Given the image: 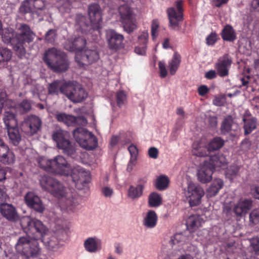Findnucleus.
<instances>
[{
	"label": "nucleus",
	"instance_id": "37998d69",
	"mask_svg": "<svg viewBox=\"0 0 259 259\" xmlns=\"http://www.w3.org/2000/svg\"><path fill=\"white\" fill-rule=\"evenodd\" d=\"M210 152L208 149V147L197 146L196 148H194L193 150V154L199 157L208 156Z\"/></svg>",
	"mask_w": 259,
	"mask_h": 259
},
{
	"label": "nucleus",
	"instance_id": "49530a36",
	"mask_svg": "<svg viewBox=\"0 0 259 259\" xmlns=\"http://www.w3.org/2000/svg\"><path fill=\"white\" fill-rule=\"evenodd\" d=\"M239 167L237 165H232L226 171L227 176L231 180L234 179L238 174Z\"/></svg>",
	"mask_w": 259,
	"mask_h": 259
},
{
	"label": "nucleus",
	"instance_id": "f03ea898",
	"mask_svg": "<svg viewBox=\"0 0 259 259\" xmlns=\"http://www.w3.org/2000/svg\"><path fill=\"white\" fill-rule=\"evenodd\" d=\"M41 168L45 171L55 175H70L75 187L81 189L85 184L89 183V178H85L83 169L80 166L72 168L66 159L61 155L55 157L54 159H40L38 162Z\"/></svg>",
	"mask_w": 259,
	"mask_h": 259
},
{
	"label": "nucleus",
	"instance_id": "cd10ccee",
	"mask_svg": "<svg viewBox=\"0 0 259 259\" xmlns=\"http://www.w3.org/2000/svg\"><path fill=\"white\" fill-rule=\"evenodd\" d=\"M84 247L89 252H96L101 249V242L96 238L90 237L84 241Z\"/></svg>",
	"mask_w": 259,
	"mask_h": 259
},
{
	"label": "nucleus",
	"instance_id": "bb28decb",
	"mask_svg": "<svg viewBox=\"0 0 259 259\" xmlns=\"http://www.w3.org/2000/svg\"><path fill=\"white\" fill-rule=\"evenodd\" d=\"M207 162L209 166L212 167L213 170L215 167L226 166L228 163L226 157L223 154L210 156Z\"/></svg>",
	"mask_w": 259,
	"mask_h": 259
},
{
	"label": "nucleus",
	"instance_id": "c9c22d12",
	"mask_svg": "<svg viewBox=\"0 0 259 259\" xmlns=\"http://www.w3.org/2000/svg\"><path fill=\"white\" fill-rule=\"evenodd\" d=\"M16 34L14 30L11 28L5 29L2 33V40L6 44L15 45Z\"/></svg>",
	"mask_w": 259,
	"mask_h": 259
},
{
	"label": "nucleus",
	"instance_id": "1a4fd4ad",
	"mask_svg": "<svg viewBox=\"0 0 259 259\" xmlns=\"http://www.w3.org/2000/svg\"><path fill=\"white\" fill-rule=\"evenodd\" d=\"M73 135L76 142L84 149L93 150L97 146L98 142L96 137L83 127L75 128L73 132Z\"/></svg>",
	"mask_w": 259,
	"mask_h": 259
},
{
	"label": "nucleus",
	"instance_id": "423d86ee",
	"mask_svg": "<svg viewBox=\"0 0 259 259\" xmlns=\"http://www.w3.org/2000/svg\"><path fill=\"white\" fill-rule=\"evenodd\" d=\"M52 139L56 142L58 148L62 150L64 154L72 158L76 157L75 147L69 140L68 132L57 130L52 134Z\"/></svg>",
	"mask_w": 259,
	"mask_h": 259
},
{
	"label": "nucleus",
	"instance_id": "b1692460",
	"mask_svg": "<svg viewBox=\"0 0 259 259\" xmlns=\"http://www.w3.org/2000/svg\"><path fill=\"white\" fill-rule=\"evenodd\" d=\"M86 45V40L83 37H78L74 39L72 42H69L65 45L66 50L70 52H75L76 55L80 54Z\"/></svg>",
	"mask_w": 259,
	"mask_h": 259
},
{
	"label": "nucleus",
	"instance_id": "5701e85b",
	"mask_svg": "<svg viewBox=\"0 0 259 259\" xmlns=\"http://www.w3.org/2000/svg\"><path fill=\"white\" fill-rule=\"evenodd\" d=\"M213 172L212 167L208 165L207 161H205L202 166L197 172L198 180L204 184L209 182L212 179Z\"/></svg>",
	"mask_w": 259,
	"mask_h": 259
},
{
	"label": "nucleus",
	"instance_id": "4d7b16f0",
	"mask_svg": "<svg viewBox=\"0 0 259 259\" xmlns=\"http://www.w3.org/2000/svg\"><path fill=\"white\" fill-rule=\"evenodd\" d=\"M146 49L147 47L138 45L135 48V52L138 55H145L146 54Z\"/></svg>",
	"mask_w": 259,
	"mask_h": 259
},
{
	"label": "nucleus",
	"instance_id": "dca6fc26",
	"mask_svg": "<svg viewBox=\"0 0 259 259\" xmlns=\"http://www.w3.org/2000/svg\"><path fill=\"white\" fill-rule=\"evenodd\" d=\"M88 15L91 22V27L93 30H98L102 21V10L97 4L90 5L88 8Z\"/></svg>",
	"mask_w": 259,
	"mask_h": 259
},
{
	"label": "nucleus",
	"instance_id": "4c0bfd02",
	"mask_svg": "<svg viewBox=\"0 0 259 259\" xmlns=\"http://www.w3.org/2000/svg\"><path fill=\"white\" fill-rule=\"evenodd\" d=\"M42 3L41 0H25L19 8V11L21 13H29L31 10V7L33 6L37 9H41L37 7V4Z\"/></svg>",
	"mask_w": 259,
	"mask_h": 259
},
{
	"label": "nucleus",
	"instance_id": "13d9d810",
	"mask_svg": "<svg viewBox=\"0 0 259 259\" xmlns=\"http://www.w3.org/2000/svg\"><path fill=\"white\" fill-rule=\"evenodd\" d=\"M158 150L155 147H151L148 150L149 156L153 159H156L158 156Z\"/></svg>",
	"mask_w": 259,
	"mask_h": 259
},
{
	"label": "nucleus",
	"instance_id": "4be33fe9",
	"mask_svg": "<svg viewBox=\"0 0 259 259\" xmlns=\"http://www.w3.org/2000/svg\"><path fill=\"white\" fill-rule=\"evenodd\" d=\"M68 81L65 80H55L49 83L48 87V92L49 95H58L60 93L65 95Z\"/></svg>",
	"mask_w": 259,
	"mask_h": 259
},
{
	"label": "nucleus",
	"instance_id": "69168bd1",
	"mask_svg": "<svg viewBox=\"0 0 259 259\" xmlns=\"http://www.w3.org/2000/svg\"><path fill=\"white\" fill-rule=\"evenodd\" d=\"M213 104L217 106H221L224 105L223 98L220 97H217L213 100Z\"/></svg>",
	"mask_w": 259,
	"mask_h": 259
},
{
	"label": "nucleus",
	"instance_id": "0eeeda50",
	"mask_svg": "<svg viewBox=\"0 0 259 259\" xmlns=\"http://www.w3.org/2000/svg\"><path fill=\"white\" fill-rule=\"evenodd\" d=\"M166 13L170 29L175 31L179 30L181 28V23L184 20L183 1H176L174 7L167 9Z\"/></svg>",
	"mask_w": 259,
	"mask_h": 259
},
{
	"label": "nucleus",
	"instance_id": "a18cd8bd",
	"mask_svg": "<svg viewBox=\"0 0 259 259\" xmlns=\"http://www.w3.org/2000/svg\"><path fill=\"white\" fill-rule=\"evenodd\" d=\"M116 103L118 107H121L124 104L126 100V95L124 91L121 90L116 93Z\"/></svg>",
	"mask_w": 259,
	"mask_h": 259
},
{
	"label": "nucleus",
	"instance_id": "f704fd0d",
	"mask_svg": "<svg viewBox=\"0 0 259 259\" xmlns=\"http://www.w3.org/2000/svg\"><path fill=\"white\" fill-rule=\"evenodd\" d=\"M244 122L243 128L244 135H247L250 134L256 127L257 119L255 117H251L248 118L244 116L243 118Z\"/></svg>",
	"mask_w": 259,
	"mask_h": 259
},
{
	"label": "nucleus",
	"instance_id": "774afa93",
	"mask_svg": "<svg viewBox=\"0 0 259 259\" xmlns=\"http://www.w3.org/2000/svg\"><path fill=\"white\" fill-rule=\"evenodd\" d=\"M254 257L255 256L253 255L252 252H245L244 254L243 255L242 259H254Z\"/></svg>",
	"mask_w": 259,
	"mask_h": 259
},
{
	"label": "nucleus",
	"instance_id": "ddd939ff",
	"mask_svg": "<svg viewBox=\"0 0 259 259\" xmlns=\"http://www.w3.org/2000/svg\"><path fill=\"white\" fill-rule=\"evenodd\" d=\"M106 39L108 48L113 52H117L124 47L123 35L114 29L106 31Z\"/></svg>",
	"mask_w": 259,
	"mask_h": 259
},
{
	"label": "nucleus",
	"instance_id": "20e7f679",
	"mask_svg": "<svg viewBox=\"0 0 259 259\" xmlns=\"http://www.w3.org/2000/svg\"><path fill=\"white\" fill-rule=\"evenodd\" d=\"M4 105L3 107L6 106L10 108L9 110L5 112L3 120L7 129L10 141L15 145L16 144V117L14 112L16 103L7 99L6 96Z\"/></svg>",
	"mask_w": 259,
	"mask_h": 259
},
{
	"label": "nucleus",
	"instance_id": "0e129e2a",
	"mask_svg": "<svg viewBox=\"0 0 259 259\" xmlns=\"http://www.w3.org/2000/svg\"><path fill=\"white\" fill-rule=\"evenodd\" d=\"M209 124L210 126L215 127L218 124V119L216 116H210L208 119Z\"/></svg>",
	"mask_w": 259,
	"mask_h": 259
},
{
	"label": "nucleus",
	"instance_id": "de8ad7c7",
	"mask_svg": "<svg viewBox=\"0 0 259 259\" xmlns=\"http://www.w3.org/2000/svg\"><path fill=\"white\" fill-rule=\"evenodd\" d=\"M259 223V210H253L249 214V224L251 225L257 224Z\"/></svg>",
	"mask_w": 259,
	"mask_h": 259
},
{
	"label": "nucleus",
	"instance_id": "4468645a",
	"mask_svg": "<svg viewBox=\"0 0 259 259\" xmlns=\"http://www.w3.org/2000/svg\"><path fill=\"white\" fill-rule=\"evenodd\" d=\"M55 117L58 122H63L67 126H84L88 123L83 116H74L64 112L57 113Z\"/></svg>",
	"mask_w": 259,
	"mask_h": 259
},
{
	"label": "nucleus",
	"instance_id": "412c9836",
	"mask_svg": "<svg viewBox=\"0 0 259 259\" xmlns=\"http://www.w3.org/2000/svg\"><path fill=\"white\" fill-rule=\"evenodd\" d=\"M19 32L17 33V45H23L32 42L35 36L30 27L25 24H22L19 28Z\"/></svg>",
	"mask_w": 259,
	"mask_h": 259
},
{
	"label": "nucleus",
	"instance_id": "bf43d9fd",
	"mask_svg": "<svg viewBox=\"0 0 259 259\" xmlns=\"http://www.w3.org/2000/svg\"><path fill=\"white\" fill-rule=\"evenodd\" d=\"M208 88L205 85H202L198 89V94L201 96H204L208 93Z\"/></svg>",
	"mask_w": 259,
	"mask_h": 259
},
{
	"label": "nucleus",
	"instance_id": "aec40b11",
	"mask_svg": "<svg viewBox=\"0 0 259 259\" xmlns=\"http://www.w3.org/2000/svg\"><path fill=\"white\" fill-rule=\"evenodd\" d=\"M25 201L27 205L37 212L41 213L45 206L40 198L33 192H28L25 196Z\"/></svg>",
	"mask_w": 259,
	"mask_h": 259
},
{
	"label": "nucleus",
	"instance_id": "c756f323",
	"mask_svg": "<svg viewBox=\"0 0 259 259\" xmlns=\"http://www.w3.org/2000/svg\"><path fill=\"white\" fill-rule=\"evenodd\" d=\"M48 230L46 228V231L43 235V237L39 239L48 248V249L52 250H55L59 248V241L58 239L54 236L50 237H46V232Z\"/></svg>",
	"mask_w": 259,
	"mask_h": 259
},
{
	"label": "nucleus",
	"instance_id": "864d4df0",
	"mask_svg": "<svg viewBox=\"0 0 259 259\" xmlns=\"http://www.w3.org/2000/svg\"><path fill=\"white\" fill-rule=\"evenodd\" d=\"M159 24L158 20H153L151 24V35L153 38L156 36L157 30L159 28Z\"/></svg>",
	"mask_w": 259,
	"mask_h": 259
},
{
	"label": "nucleus",
	"instance_id": "58836bf2",
	"mask_svg": "<svg viewBox=\"0 0 259 259\" xmlns=\"http://www.w3.org/2000/svg\"><path fill=\"white\" fill-rule=\"evenodd\" d=\"M169 184V180L165 175H160L156 179L155 182V187L159 191H163L166 189Z\"/></svg>",
	"mask_w": 259,
	"mask_h": 259
},
{
	"label": "nucleus",
	"instance_id": "2eb2a0df",
	"mask_svg": "<svg viewBox=\"0 0 259 259\" xmlns=\"http://www.w3.org/2000/svg\"><path fill=\"white\" fill-rule=\"evenodd\" d=\"M41 124L40 119L36 116L31 115L24 118L22 123V129L30 136L36 134L40 129Z\"/></svg>",
	"mask_w": 259,
	"mask_h": 259
},
{
	"label": "nucleus",
	"instance_id": "c85d7f7f",
	"mask_svg": "<svg viewBox=\"0 0 259 259\" xmlns=\"http://www.w3.org/2000/svg\"><path fill=\"white\" fill-rule=\"evenodd\" d=\"M0 211L2 214L10 221H14L16 212L15 208L11 204L2 203L0 204Z\"/></svg>",
	"mask_w": 259,
	"mask_h": 259
},
{
	"label": "nucleus",
	"instance_id": "e2e57ef3",
	"mask_svg": "<svg viewBox=\"0 0 259 259\" xmlns=\"http://www.w3.org/2000/svg\"><path fill=\"white\" fill-rule=\"evenodd\" d=\"M251 8L255 12H259V0H252L251 3Z\"/></svg>",
	"mask_w": 259,
	"mask_h": 259
},
{
	"label": "nucleus",
	"instance_id": "9d476101",
	"mask_svg": "<svg viewBox=\"0 0 259 259\" xmlns=\"http://www.w3.org/2000/svg\"><path fill=\"white\" fill-rule=\"evenodd\" d=\"M39 183L42 188L50 192L54 196L60 198L64 196V187L54 178L44 175L40 177Z\"/></svg>",
	"mask_w": 259,
	"mask_h": 259
},
{
	"label": "nucleus",
	"instance_id": "9b49d317",
	"mask_svg": "<svg viewBox=\"0 0 259 259\" xmlns=\"http://www.w3.org/2000/svg\"><path fill=\"white\" fill-rule=\"evenodd\" d=\"M65 95L74 103H79L84 101L88 97V93L79 84L69 80Z\"/></svg>",
	"mask_w": 259,
	"mask_h": 259
},
{
	"label": "nucleus",
	"instance_id": "2f4dec72",
	"mask_svg": "<svg viewBox=\"0 0 259 259\" xmlns=\"http://www.w3.org/2000/svg\"><path fill=\"white\" fill-rule=\"evenodd\" d=\"M181 62V55L177 52H175L172 56L171 60L168 62V68L170 74L174 75L178 70Z\"/></svg>",
	"mask_w": 259,
	"mask_h": 259
},
{
	"label": "nucleus",
	"instance_id": "79ce46f5",
	"mask_svg": "<svg viewBox=\"0 0 259 259\" xmlns=\"http://www.w3.org/2000/svg\"><path fill=\"white\" fill-rule=\"evenodd\" d=\"M162 203V198L157 192H152L148 197V204L150 207H156Z\"/></svg>",
	"mask_w": 259,
	"mask_h": 259
},
{
	"label": "nucleus",
	"instance_id": "603ef678",
	"mask_svg": "<svg viewBox=\"0 0 259 259\" xmlns=\"http://www.w3.org/2000/svg\"><path fill=\"white\" fill-rule=\"evenodd\" d=\"M218 40V35L215 32H211L206 38L208 45H213Z\"/></svg>",
	"mask_w": 259,
	"mask_h": 259
},
{
	"label": "nucleus",
	"instance_id": "393cba45",
	"mask_svg": "<svg viewBox=\"0 0 259 259\" xmlns=\"http://www.w3.org/2000/svg\"><path fill=\"white\" fill-rule=\"evenodd\" d=\"M15 156L9 151L8 146L0 139V161L4 164H11L14 162Z\"/></svg>",
	"mask_w": 259,
	"mask_h": 259
},
{
	"label": "nucleus",
	"instance_id": "c03bdc74",
	"mask_svg": "<svg viewBox=\"0 0 259 259\" xmlns=\"http://www.w3.org/2000/svg\"><path fill=\"white\" fill-rule=\"evenodd\" d=\"M12 52L7 48H0V63L7 62L10 60Z\"/></svg>",
	"mask_w": 259,
	"mask_h": 259
},
{
	"label": "nucleus",
	"instance_id": "39448f33",
	"mask_svg": "<svg viewBox=\"0 0 259 259\" xmlns=\"http://www.w3.org/2000/svg\"><path fill=\"white\" fill-rule=\"evenodd\" d=\"M253 201L251 199L241 198L233 206L230 204L225 205L223 209V215L226 221H230L234 213L236 217H242L252 208Z\"/></svg>",
	"mask_w": 259,
	"mask_h": 259
},
{
	"label": "nucleus",
	"instance_id": "a19ab883",
	"mask_svg": "<svg viewBox=\"0 0 259 259\" xmlns=\"http://www.w3.org/2000/svg\"><path fill=\"white\" fill-rule=\"evenodd\" d=\"M233 123V119L232 116H226L221 124L220 128L221 133L224 135L229 133L231 131Z\"/></svg>",
	"mask_w": 259,
	"mask_h": 259
},
{
	"label": "nucleus",
	"instance_id": "8fccbe9b",
	"mask_svg": "<svg viewBox=\"0 0 259 259\" xmlns=\"http://www.w3.org/2000/svg\"><path fill=\"white\" fill-rule=\"evenodd\" d=\"M250 247L255 254L259 255V237L252 238L250 240Z\"/></svg>",
	"mask_w": 259,
	"mask_h": 259
},
{
	"label": "nucleus",
	"instance_id": "5fc2aeb1",
	"mask_svg": "<svg viewBox=\"0 0 259 259\" xmlns=\"http://www.w3.org/2000/svg\"><path fill=\"white\" fill-rule=\"evenodd\" d=\"M158 66L160 71V77L162 78L165 77L167 74V71L166 69L165 63L163 62L160 61L158 63Z\"/></svg>",
	"mask_w": 259,
	"mask_h": 259
},
{
	"label": "nucleus",
	"instance_id": "a878e982",
	"mask_svg": "<svg viewBox=\"0 0 259 259\" xmlns=\"http://www.w3.org/2000/svg\"><path fill=\"white\" fill-rule=\"evenodd\" d=\"M204 221L200 215L193 214L187 219L186 225L190 231L193 232L201 227Z\"/></svg>",
	"mask_w": 259,
	"mask_h": 259
},
{
	"label": "nucleus",
	"instance_id": "6ab92c4d",
	"mask_svg": "<svg viewBox=\"0 0 259 259\" xmlns=\"http://www.w3.org/2000/svg\"><path fill=\"white\" fill-rule=\"evenodd\" d=\"M147 182V177H144L139 178L136 186H130L127 190V197L133 200L138 199L141 197L143 195V191Z\"/></svg>",
	"mask_w": 259,
	"mask_h": 259
},
{
	"label": "nucleus",
	"instance_id": "7ed1b4c3",
	"mask_svg": "<svg viewBox=\"0 0 259 259\" xmlns=\"http://www.w3.org/2000/svg\"><path fill=\"white\" fill-rule=\"evenodd\" d=\"M43 60L54 72H64L69 67V62L65 54L54 48L49 49L45 52Z\"/></svg>",
	"mask_w": 259,
	"mask_h": 259
},
{
	"label": "nucleus",
	"instance_id": "338daca9",
	"mask_svg": "<svg viewBox=\"0 0 259 259\" xmlns=\"http://www.w3.org/2000/svg\"><path fill=\"white\" fill-rule=\"evenodd\" d=\"M114 247H115V253H116L118 254H121L122 253V252H123L122 247L120 243H115L114 245Z\"/></svg>",
	"mask_w": 259,
	"mask_h": 259
},
{
	"label": "nucleus",
	"instance_id": "7c9ffc66",
	"mask_svg": "<svg viewBox=\"0 0 259 259\" xmlns=\"http://www.w3.org/2000/svg\"><path fill=\"white\" fill-rule=\"evenodd\" d=\"M158 217L154 210H149L143 220V225L148 228H153L157 224Z\"/></svg>",
	"mask_w": 259,
	"mask_h": 259
},
{
	"label": "nucleus",
	"instance_id": "052dcab7",
	"mask_svg": "<svg viewBox=\"0 0 259 259\" xmlns=\"http://www.w3.org/2000/svg\"><path fill=\"white\" fill-rule=\"evenodd\" d=\"M217 77V73L215 70H210L206 72L205 77L208 79H212Z\"/></svg>",
	"mask_w": 259,
	"mask_h": 259
},
{
	"label": "nucleus",
	"instance_id": "3c124183",
	"mask_svg": "<svg viewBox=\"0 0 259 259\" xmlns=\"http://www.w3.org/2000/svg\"><path fill=\"white\" fill-rule=\"evenodd\" d=\"M148 33L147 32H143L142 34L138 36V44L140 45L147 47L148 39Z\"/></svg>",
	"mask_w": 259,
	"mask_h": 259
},
{
	"label": "nucleus",
	"instance_id": "09e8293b",
	"mask_svg": "<svg viewBox=\"0 0 259 259\" xmlns=\"http://www.w3.org/2000/svg\"><path fill=\"white\" fill-rule=\"evenodd\" d=\"M56 37V30L51 29L49 30L45 34V40L49 43L52 44L55 41Z\"/></svg>",
	"mask_w": 259,
	"mask_h": 259
},
{
	"label": "nucleus",
	"instance_id": "473e14b6",
	"mask_svg": "<svg viewBox=\"0 0 259 259\" xmlns=\"http://www.w3.org/2000/svg\"><path fill=\"white\" fill-rule=\"evenodd\" d=\"M221 36L225 41L232 42L236 39V32L233 27L229 25H226L222 29Z\"/></svg>",
	"mask_w": 259,
	"mask_h": 259
},
{
	"label": "nucleus",
	"instance_id": "f3484780",
	"mask_svg": "<svg viewBox=\"0 0 259 259\" xmlns=\"http://www.w3.org/2000/svg\"><path fill=\"white\" fill-rule=\"evenodd\" d=\"M99 59V55L96 50L87 49L82 53L75 55V59L80 67L91 64L96 62Z\"/></svg>",
	"mask_w": 259,
	"mask_h": 259
},
{
	"label": "nucleus",
	"instance_id": "72a5a7b5",
	"mask_svg": "<svg viewBox=\"0 0 259 259\" xmlns=\"http://www.w3.org/2000/svg\"><path fill=\"white\" fill-rule=\"evenodd\" d=\"M223 185L224 182L222 180L220 179H215L207 189V196L212 197L215 196L219 190L223 188Z\"/></svg>",
	"mask_w": 259,
	"mask_h": 259
},
{
	"label": "nucleus",
	"instance_id": "f257e3e1",
	"mask_svg": "<svg viewBox=\"0 0 259 259\" xmlns=\"http://www.w3.org/2000/svg\"><path fill=\"white\" fill-rule=\"evenodd\" d=\"M20 224L26 235L17 241V251L26 259L37 257L41 252L38 241L43 237L46 227L40 221L27 216L20 219Z\"/></svg>",
	"mask_w": 259,
	"mask_h": 259
},
{
	"label": "nucleus",
	"instance_id": "ea45409f",
	"mask_svg": "<svg viewBox=\"0 0 259 259\" xmlns=\"http://www.w3.org/2000/svg\"><path fill=\"white\" fill-rule=\"evenodd\" d=\"M225 144L224 140L221 137H215L213 138L208 143V149L210 152L218 150L221 148Z\"/></svg>",
	"mask_w": 259,
	"mask_h": 259
},
{
	"label": "nucleus",
	"instance_id": "680f3d73",
	"mask_svg": "<svg viewBox=\"0 0 259 259\" xmlns=\"http://www.w3.org/2000/svg\"><path fill=\"white\" fill-rule=\"evenodd\" d=\"M102 193L105 197H110L113 194V190L109 187H105L102 189Z\"/></svg>",
	"mask_w": 259,
	"mask_h": 259
},
{
	"label": "nucleus",
	"instance_id": "e433bc0d",
	"mask_svg": "<svg viewBox=\"0 0 259 259\" xmlns=\"http://www.w3.org/2000/svg\"><path fill=\"white\" fill-rule=\"evenodd\" d=\"M128 150L131 155V158L127 164V170L131 171L132 170L134 166L136 164L138 150L136 146L131 144L128 147Z\"/></svg>",
	"mask_w": 259,
	"mask_h": 259
},
{
	"label": "nucleus",
	"instance_id": "a211bd4d",
	"mask_svg": "<svg viewBox=\"0 0 259 259\" xmlns=\"http://www.w3.org/2000/svg\"><path fill=\"white\" fill-rule=\"evenodd\" d=\"M232 63L231 58L228 54L220 57L214 66L218 74L220 77L228 76Z\"/></svg>",
	"mask_w": 259,
	"mask_h": 259
},
{
	"label": "nucleus",
	"instance_id": "6e6d98bb",
	"mask_svg": "<svg viewBox=\"0 0 259 259\" xmlns=\"http://www.w3.org/2000/svg\"><path fill=\"white\" fill-rule=\"evenodd\" d=\"M20 108L23 110V113L27 112L31 109V104L27 100H23L20 105Z\"/></svg>",
	"mask_w": 259,
	"mask_h": 259
},
{
	"label": "nucleus",
	"instance_id": "6e6552de",
	"mask_svg": "<svg viewBox=\"0 0 259 259\" xmlns=\"http://www.w3.org/2000/svg\"><path fill=\"white\" fill-rule=\"evenodd\" d=\"M118 10L124 30L128 33L133 32L137 28V23L133 9L127 4H124L119 7Z\"/></svg>",
	"mask_w": 259,
	"mask_h": 259
},
{
	"label": "nucleus",
	"instance_id": "f8f14e48",
	"mask_svg": "<svg viewBox=\"0 0 259 259\" xmlns=\"http://www.w3.org/2000/svg\"><path fill=\"white\" fill-rule=\"evenodd\" d=\"M204 191L199 185L190 182L185 192V195L191 206H195L201 203Z\"/></svg>",
	"mask_w": 259,
	"mask_h": 259
}]
</instances>
